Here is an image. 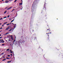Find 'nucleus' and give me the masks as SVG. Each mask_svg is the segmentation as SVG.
<instances>
[{"mask_svg": "<svg viewBox=\"0 0 63 63\" xmlns=\"http://www.w3.org/2000/svg\"><path fill=\"white\" fill-rule=\"evenodd\" d=\"M7 35V33H6L4 34V35Z\"/></svg>", "mask_w": 63, "mask_h": 63, "instance_id": "nucleus-34", "label": "nucleus"}, {"mask_svg": "<svg viewBox=\"0 0 63 63\" xmlns=\"http://www.w3.org/2000/svg\"><path fill=\"white\" fill-rule=\"evenodd\" d=\"M10 51H11V50H10Z\"/></svg>", "mask_w": 63, "mask_h": 63, "instance_id": "nucleus-56", "label": "nucleus"}, {"mask_svg": "<svg viewBox=\"0 0 63 63\" xmlns=\"http://www.w3.org/2000/svg\"><path fill=\"white\" fill-rule=\"evenodd\" d=\"M19 4L20 5V6L21 5H22V3H19Z\"/></svg>", "mask_w": 63, "mask_h": 63, "instance_id": "nucleus-11", "label": "nucleus"}, {"mask_svg": "<svg viewBox=\"0 0 63 63\" xmlns=\"http://www.w3.org/2000/svg\"><path fill=\"white\" fill-rule=\"evenodd\" d=\"M11 24V23H10V24Z\"/></svg>", "mask_w": 63, "mask_h": 63, "instance_id": "nucleus-59", "label": "nucleus"}, {"mask_svg": "<svg viewBox=\"0 0 63 63\" xmlns=\"http://www.w3.org/2000/svg\"><path fill=\"white\" fill-rule=\"evenodd\" d=\"M8 57H10V55H8Z\"/></svg>", "mask_w": 63, "mask_h": 63, "instance_id": "nucleus-36", "label": "nucleus"}, {"mask_svg": "<svg viewBox=\"0 0 63 63\" xmlns=\"http://www.w3.org/2000/svg\"><path fill=\"white\" fill-rule=\"evenodd\" d=\"M10 15H9L8 16H7L8 17H10Z\"/></svg>", "mask_w": 63, "mask_h": 63, "instance_id": "nucleus-25", "label": "nucleus"}, {"mask_svg": "<svg viewBox=\"0 0 63 63\" xmlns=\"http://www.w3.org/2000/svg\"><path fill=\"white\" fill-rule=\"evenodd\" d=\"M4 24L3 25H2V26H1V27H3V26H4Z\"/></svg>", "mask_w": 63, "mask_h": 63, "instance_id": "nucleus-28", "label": "nucleus"}, {"mask_svg": "<svg viewBox=\"0 0 63 63\" xmlns=\"http://www.w3.org/2000/svg\"><path fill=\"white\" fill-rule=\"evenodd\" d=\"M17 0H15L14 1V2H16V1Z\"/></svg>", "mask_w": 63, "mask_h": 63, "instance_id": "nucleus-30", "label": "nucleus"}, {"mask_svg": "<svg viewBox=\"0 0 63 63\" xmlns=\"http://www.w3.org/2000/svg\"><path fill=\"white\" fill-rule=\"evenodd\" d=\"M13 30V28H12V29H10L9 30L8 32H10V31H11L12 30Z\"/></svg>", "mask_w": 63, "mask_h": 63, "instance_id": "nucleus-8", "label": "nucleus"}, {"mask_svg": "<svg viewBox=\"0 0 63 63\" xmlns=\"http://www.w3.org/2000/svg\"><path fill=\"white\" fill-rule=\"evenodd\" d=\"M1 41V39H0V42Z\"/></svg>", "mask_w": 63, "mask_h": 63, "instance_id": "nucleus-48", "label": "nucleus"}, {"mask_svg": "<svg viewBox=\"0 0 63 63\" xmlns=\"http://www.w3.org/2000/svg\"><path fill=\"white\" fill-rule=\"evenodd\" d=\"M12 8V7L11 6L10 7H9L8 8H7V10H10L11 9V8Z\"/></svg>", "mask_w": 63, "mask_h": 63, "instance_id": "nucleus-6", "label": "nucleus"}, {"mask_svg": "<svg viewBox=\"0 0 63 63\" xmlns=\"http://www.w3.org/2000/svg\"><path fill=\"white\" fill-rule=\"evenodd\" d=\"M0 39H1V38H0Z\"/></svg>", "mask_w": 63, "mask_h": 63, "instance_id": "nucleus-63", "label": "nucleus"}, {"mask_svg": "<svg viewBox=\"0 0 63 63\" xmlns=\"http://www.w3.org/2000/svg\"><path fill=\"white\" fill-rule=\"evenodd\" d=\"M14 20H15V19H14L13 20H12L11 21V22H13V21H14Z\"/></svg>", "mask_w": 63, "mask_h": 63, "instance_id": "nucleus-15", "label": "nucleus"}, {"mask_svg": "<svg viewBox=\"0 0 63 63\" xmlns=\"http://www.w3.org/2000/svg\"><path fill=\"white\" fill-rule=\"evenodd\" d=\"M45 5H46V4L45 3V4H44V6H45Z\"/></svg>", "mask_w": 63, "mask_h": 63, "instance_id": "nucleus-47", "label": "nucleus"}, {"mask_svg": "<svg viewBox=\"0 0 63 63\" xmlns=\"http://www.w3.org/2000/svg\"><path fill=\"white\" fill-rule=\"evenodd\" d=\"M6 60V59H3V60H2V61H4V60Z\"/></svg>", "mask_w": 63, "mask_h": 63, "instance_id": "nucleus-21", "label": "nucleus"}, {"mask_svg": "<svg viewBox=\"0 0 63 63\" xmlns=\"http://www.w3.org/2000/svg\"><path fill=\"white\" fill-rule=\"evenodd\" d=\"M58 55L59 56H61V55L60 54H58Z\"/></svg>", "mask_w": 63, "mask_h": 63, "instance_id": "nucleus-9", "label": "nucleus"}, {"mask_svg": "<svg viewBox=\"0 0 63 63\" xmlns=\"http://www.w3.org/2000/svg\"><path fill=\"white\" fill-rule=\"evenodd\" d=\"M4 58H5V57H4Z\"/></svg>", "mask_w": 63, "mask_h": 63, "instance_id": "nucleus-61", "label": "nucleus"}, {"mask_svg": "<svg viewBox=\"0 0 63 63\" xmlns=\"http://www.w3.org/2000/svg\"><path fill=\"white\" fill-rule=\"evenodd\" d=\"M6 23H7V22H5V23H4L3 24H6Z\"/></svg>", "mask_w": 63, "mask_h": 63, "instance_id": "nucleus-17", "label": "nucleus"}, {"mask_svg": "<svg viewBox=\"0 0 63 63\" xmlns=\"http://www.w3.org/2000/svg\"><path fill=\"white\" fill-rule=\"evenodd\" d=\"M11 38H12V37H13V35H11Z\"/></svg>", "mask_w": 63, "mask_h": 63, "instance_id": "nucleus-29", "label": "nucleus"}, {"mask_svg": "<svg viewBox=\"0 0 63 63\" xmlns=\"http://www.w3.org/2000/svg\"><path fill=\"white\" fill-rule=\"evenodd\" d=\"M7 34H9V32H7L6 33Z\"/></svg>", "mask_w": 63, "mask_h": 63, "instance_id": "nucleus-35", "label": "nucleus"}, {"mask_svg": "<svg viewBox=\"0 0 63 63\" xmlns=\"http://www.w3.org/2000/svg\"><path fill=\"white\" fill-rule=\"evenodd\" d=\"M0 25H1V23H0Z\"/></svg>", "mask_w": 63, "mask_h": 63, "instance_id": "nucleus-50", "label": "nucleus"}, {"mask_svg": "<svg viewBox=\"0 0 63 63\" xmlns=\"http://www.w3.org/2000/svg\"><path fill=\"white\" fill-rule=\"evenodd\" d=\"M1 36V34L0 35V37Z\"/></svg>", "mask_w": 63, "mask_h": 63, "instance_id": "nucleus-53", "label": "nucleus"}, {"mask_svg": "<svg viewBox=\"0 0 63 63\" xmlns=\"http://www.w3.org/2000/svg\"><path fill=\"white\" fill-rule=\"evenodd\" d=\"M8 8V7H6L5 8V9H7Z\"/></svg>", "mask_w": 63, "mask_h": 63, "instance_id": "nucleus-24", "label": "nucleus"}, {"mask_svg": "<svg viewBox=\"0 0 63 63\" xmlns=\"http://www.w3.org/2000/svg\"><path fill=\"white\" fill-rule=\"evenodd\" d=\"M4 53H1V55H3V54H4Z\"/></svg>", "mask_w": 63, "mask_h": 63, "instance_id": "nucleus-27", "label": "nucleus"}, {"mask_svg": "<svg viewBox=\"0 0 63 63\" xmlns=\"http://www.w3.org/2000/svg\"><path fill=\"white\" fill-rule=\"evenodd\" d=\"M49 34V33H48L47 34Z\"/></svg>", "mask_w": 63, "mask_h": 63, "instance_id": "nucleus-60", "label": "nucleus"}, {"mask_svg": "<svg viewBox=\"0 0 63 63\" xmlns=\"http://www.w3.org/2000/svg\"><path fill=\"white\" fill-rule=\"evenodd\" d=\"M1 41H2V42H3V41H3V39H2L1 40Z\"/></svg>", "mask_w": 63, "mask_h": 63, "instance_id": "nucleus-31", "label": "nucleus"}, {"mask_svg": "<svg viewBox=\"0 0 63 63\" xmlns=\"http://www.w3.org/2000/svg\"><path fill=\"white\" fill-rule=\"evenodd\" d=\"M15 41H16V40H14V42H15Z\"/></svg>", "mask_w": 63, "mask_h": 63, "instance_id": "nucleus-51", "label": "nucleus"}, {"mask_svg": "<svg viewBox=\"0 0 63 63\" xmlns=\"http://www.w3.org/2000/svg\"><path fill=\"white\" fill-rule=\"evenodd\" d=\"M10 50V49H7L6 50V51H8V50Z\"/></svg>", "mask_w": 63, "mask_h": 63, "instance_id": "nucleus-20", "label": "nucleus"}, {"mask_svg": "<svg viewBox=\"0 0 63 63\" xmlns=\"http://www.w3.org/2000/svg\"><path fill=\"white\" fill-rule=\"evenodd\" d=\"M4 57H5V56H4V57H3V58H4Z\"/></svg>", "mask_w": 63, "mask_h": 63, "instance_id": "nucleus-57", "label": "nucleus"}, {"mask_svg": "<svg viewBox=\"0 0 63 63\" xmlns=\"http://www.w3.org/2000/svg\"><path fill=\"white\" fill-rule=\"evenodd\" d=\"M4 0H2V1H4Z\"/></svg>", "mask_w": 63, "mask_h": 63, "instance_id": "nucleus-49", "label": "nucleus"}, {"mask_svg": "<svg viewBox=\"0 0 63 63\" xmlns=\"http://www.w3.org/2000/svg\"><path fill=\"white\" fill-rule=\"evenodd\" d=\"M48 33L50 31V29H48L46 31Z\"/></svg>", "mask_w": 63, "mask_h": 63, "instance_id": "nucleus-5", "label": "nucleus"}, {"mask_svg": "<svg viewBox=\"0 0 63 63\" xmlns=\"http://www.w3.org/2000/svg\"><path fill=\"white\" fill-rule=\"evenodd\" d=\"M14 25H15L14 27H16V24H14Z\"/></svg>", "mask_w": 63, "mask_h": 63, "instance_id": "nucleus-19", "label": "nucleus"}, {"mask_svg": "<svg viewBox=\"0 0 63 63\" xmlns=\"http://www.w3.org/2000/svg\"><path fill=\"white\" fill-rule=\"evenodd\" d=\"M7 18V17H6V16L4 17L3 18Z\"/></svg>", "mask_w": 63, "mask_h": 63, "instance_id": "nucleus-26", "label": "nucleus"}, {"mask_svg": "<svg viewBox=\"0 0 63 63\" xmlns=\"http://www.w3.org/2000/svg\"><path fill=\"white\" fill-rule=\"evenodd\" d=\"M7 10L5 11V12H4V14H6V13H7Z\"/></svg>", "mask_w": 63, "mask_h": 63, "instance_id": "nucleus-14", "label": "nucleus"}, {"mask_svg": "<svg viewBox=\"0 0 63 63\" xmlns=\"http://www.w3.org/2000/svg\"><path fill=\"white\" fill-rule=\"evenodd\" d=\"M12 24H13V25H14V24L13 23H12Z\"/></svg>", "mask_w": 63, "mask_h": 63, "instance_id": "nucleus-52", "label": "nucleus"}, {"mask_svg": "<svg viewBox=\"0 0 63 63\" xmlns=\"http://www.w3.org/2000/svg\"><path fill=\"white\" fill-rule=\"evenodd\" d=\"M2 31L1 30L0 31V32H2Z\"/></svg>", "mask_w": 63, "mask_h": 63, "instance_id": "nucleus-41", "label": "nucleus"}, {"mask_svg": "<svg viewBox=\"0 0 63 63\" xmlns=\"http://www.w3.org/2000/svg\"><path fill=\"white\" fill-rule=\"evenodd\" d=\"M12 45V44H11L10 45V46H12V45Z\"/></svg>", "mask_w": 63, "mask_h": 63, "instance_id": "nucleus-54", "label": "nucleus"}, {"mask_svg": "<svg viewBox=\"0 0 63 63\" xmlns=\"http://www.w3.org/2000/svg\"><path fill=\"white\" fill-rule=\"evenodd\" d=\"M8 41V40H7L6 41Z\"/></svg>", "mask_w": 63, "mask_h": 63, "instance_id": "nucleus-62", "label": "nucleus"}, {"mask_svg": "<svg viewBox=\"0 0 63 63\" xmlns=\"http://www.w3.org/2000/svg\"><path fill=\"white\" fill-rule=\"evenodd\" d=\"M7 14H9V13H8Z\"/></svg>", "mask_w": 63, "mask_h": 63, "instance_id": "nucleus-64", "label": "nucleus"}, {"mask_svg": "<svg viewBox=\"0 0 63 63\" xmlns=\"http://www.w3.org/2000/svg\"><path fill=\"white\" fill-rule=\"evenodd\" d=\"M23 41H22V40H20L19 41V44H20V43H23Z\"/></svg>", "mask_w": 63, "mask_h": 63, "instance_id": "nucleus-4", "label": "nucleus"}, {"mask_svg": "<svg viewBox=\"0 0 63 63\" xmlns=\"http://www.w3.org/2000/svg\"><path fill=\"white\" fill-rule=\"evenodd\" d=\"M47 41H48V42L49 41V37H47Z\"/></svg>", "mask_w": 63, "mask_h": 63, "instance_id": "nucleus-7", "label": "nucleus"}, {"mask_svg": "<svg viewBox=\"0 0 63 63\" xmlns=\"http://www.w3.org/2000/svg\"><path fill=\"white\" fill-rule=\"evenodd\" d=\"M2 18H1L0 19V20H2Z\"/></svg>", "mask_w": 63, "mask_h": 63, "instance_id": "nucleus-33", "label": "nucleus"}, {"mask_svg": "<svg viewBox=\"0 0 63 63\" xmlns=\"http://www.w3.org/2000/svg\"><path fill=\"white\" fill-rule=\"evenodd\" d=\"M11 28V26H9L5 30V31H6V30H9V29H10Z\"/></svg>", "mask_w": 63, "mask_h": 63, "instance_id": "nucleus-2", "label": "nucleus"}, {"mask_svg": "<svg viewBox=\"0 0 63 63\" xmlns=\"http://www.w3.org/2000/svg\"><path fill=\"white\" fill-rule=\"evenodd\" d=\"M44 8H45V11H46L47 10V8H46V7H44Z\"/></svg>", "mask_w": 63, "mask_h": 63, "instance_id": "nucleus-18", "label": "nucleus"}, {"mask_svg": "<svg viewBox=\"0 0 63 63\" xmlns=\"http://www.w3.org/2000/svg\"><path fill=\"white\" fill-rule=\"evenodd\" d=\"M9 43L11 44V42H9Z\"/></svg>", "mask_w": 63, "mask_h": 63, "instance_id": "nucleus-58", "label": "nucleus"}, {"mask_svg": "<svg viewBox=\"0 0 63 63\" xmlns=\"http://www.w3.org/2000/svg\"><path fill=\"white\" fill-rule=\"evenodd\" d=\"M15 36V39H16V36Z\"/></svg>", "mask_w": 63, "mask_h": 63, "instance_id": "nucleus-44", "label": "nucleus"}, {"mask_svg": "<svg viewBox=\"0 0 63 63\" xmlns=\"http://www.w3.org/2000/svg\"><path fill=\"white\" fill-rule=\"evenodd\" d=\"M48 35V36H49V35Z\"/></svg>", "mask_w": 63, "mask_h": 63, "instance_id": "nucleus-55", "label": "nucleus"}, {"mask_svg": "<svg viewBox=\"0 0 63 63\" xmlns=\"http://www.w3.org/2000/svg\"><path fill=\"white\" fill-rule=\"evenodd\" d=\"M12 18H10V19H9V20H12Z\"/></svg>", "mask_w": 63, "mask_h": 63, "instance_id": "nucleus-38", "label": "nucleus"}, {"mask_svg": "<svg viewBox=\"0 0 63 63\" xmlns=\"http://www.w3.org/2000/svg\"><path fill=\"white\" fill-rule=\"evenodd\" d=\"M38 3V1L37 0H35L33 4H32V8H33L34 7V6H35V5L36 4H37Z\"/></svg>", "mask_w": 63, "mask_h": 63, "instance_id": "nucleus-1", "label": "nucleus"}, {"mask_svg": "<svg viewBox=\"0 0 63 63\" xmlns=\"http://www.w3.org/2000/svg\"><path fill=\"white\" fill-rule=\"evenodd\" d=\"M10 0L9 1L8 0H5V3H9V2Z\"/></svg>", "mask_w": 63, "mask_h": 63, "instance_id": "nucleus-3", "label": "nucleus"}, {"mask_svg": "<svg viewBox=\"0 0 63 63\" xmlns=\"http://www.w3.org/2000/svg\"><path fill=\"white\" fill-rule=\"evenodd\" d=\"M11 39L12 40H14V38H13V37H11Z\"/></svg>", "mask_w": 63, "mask_h": 63, "instance_id": "nucleus-12", "label": "nucleus"}, {"mask_svg": "<svg viewBox=\"0 0 63 63\" xmlns=\"http://www.w3.org/2000/svg\"><path fill=\"white\" fill-rule=\"evenodd\" d=\"M12 61H8L7 62V63H10V62H11Z\"/></svg>", "mask_w": 63, "mask_h": 63, "instance_id": "nucleus-10", "label": "nucleus"}, {"mask_svg": "<svg viewBox=\"0 0 63 63\" xmlns=\"http://www.w3.org/2000/svg\"><path fill=\"white\" fill-rule=\"evenodd\" d=\"M13 0H9V1H13Z\"/></svg>", "mask_w": 63, "mask_h": 63, "instance_id": "nucleus-40", "label": "nucleus"}, {"mask_svg": "<svg viewBox=\"0 0 63 63\" xmlns=\"http://www.w3.org/2000/svg\"><path fill=\"white\" fill-rule=\"evenodd\" d=\"M10 40L9 39H8V41L9 42H10Z\"/></svg>", "mask_w": 63, "mask_h": 63, "instance_id": "nucleus-39", "label": "nucleus"}, {"mask_svg": "<svg viewBox=\"0 0 63 63\" xmlns=\"http://www.w3.org/2000/svg\"><path fill=\"white\" fill-rule=\"evenodd\" d=\"M15 10V9H13V10L11 11V12H13V11H14Z\"/></svg>", "mask_w": 63, "mask_h": 63, "instance_id": "nucleus-13", "label": "nucleus"}, {"mask_svg": "<svg viewBox=\"0 0 63 63\" xmlns=\"http://www.w3.org/2000/svg\"><path fill=\"white\" fill-rule=\"evenodd\" d=\"M16 8V7H13V9H15V8Z\"/></svg>", "mask_w": 63, "mask_h": 63, "instance_id": "nucleus-42", "label": "nucleus"}, {"mask_svg": "<svg viewBox=\"0 0 63 63\" xmlns=\"http://www.w3.org/2000/svg\"><path fill=\"white\" fill-rule=\"evenodd\" d=\"M2 46H4V45H5L4 44H2Z\"/></svg>", "mask_w": 63, "mask_h": 63, "instance_id": "nucleus-23", "label": "nucleus"}, {"mask_svg": "<svg viewBox=\"0 0 63 63\" xmlns=\"http://www.w3.org/2000/svg\"><path fill=\"white\" fill-rule=\"evenodd\" d=\"M10 52H11V53H13V52H12V51H11Z\"/></svg>", "mask_w": 63, "mask_h": 63, "instance_id": "nucleus-37", "label": "nucleus"}, {"mask_svg": "<svg viewBox=\"0 0 63 63\" xmlns=\"http://www.w3.org/2000/svg\"><path fill=\"white\" fill-rule=\"evenodd\" d=\"M12 54H11V56H12Z\"/></svg>", "mask_w": 63, "mask_h": 63, "instance_id": "nucleus-46", "label": "nucleus"}, {"mask_svg": "<svg viewBox=\"0 0 63 63\" xmlns=\"http://www.w3.org/2000/svg\"><path fill=\"white\" fill-rule=\"evenodd\" d=\"M6 59H10V58H6Z\"/></svg>", "mask_w": 63, "mask_h": 63, "instance_id": "nucleus-22", "label": "nucleus"}, {"mask_svg": "<svg viewBox=\"0 0 63 63\" xmlns=\"http://www.w3.org/2000/svg\"><path fill=\"white\" fill-rule=\"evenodd\" d=\"M0 38H2V37H0Z\"/></svg>", "mask_w": 63, "mask_h": 63, "instance_id": "nucleus-45", "label": "nucleus"}, {"mask_svg": "<svg viewBox=\"0 0 63 63\" xmlns=\"http://www.w3.org/2000/svg\"><path fill=\"white\" fill-rule=\"evenodd\" d=\"M9 24H7L6 25H9Z\"/></svg>", "mask_w": 63, "mask_h": 63, "instance_id": "nucleus-32", "label": "nucleus"}, {"mask_svg": "<svg viewBox=\"0 0 63 63\" xmlns=\"http://www.w3.org/2000/svg\"><path fill=\"white\" fill-rule=\"evenodd\" d=\"M4 41H3V42H2V41H0V43H4Z\"/></svg>", "mask_w": 63, "mask_h": 63, "instance_id": "nucleus-16", "label": "nucleus"}, {"mask_svg": "<svg viewBox=\"0 0 63 63\" xmlns=\"http://www.w3.org/2000/svg\"><path fill=\"white\" fill-rule=\"evenodd\" d=\"M2 28H1L0 29H2Z\"/></svg>", "mask_w": 63, "mask_h": 63, "instance_id": "nucleus-43", "label": "nucleus"}]
</instances>
